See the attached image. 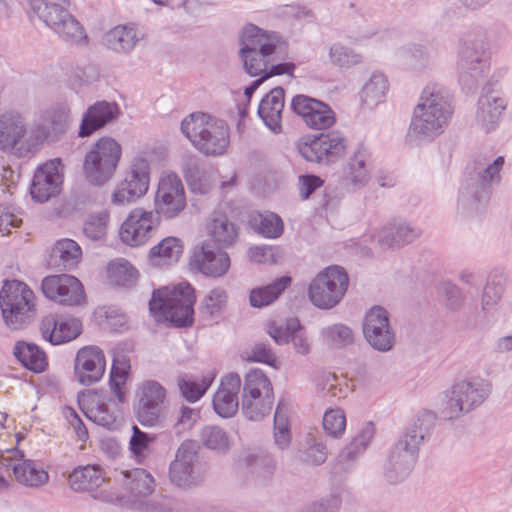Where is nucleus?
Here are the masks:
<instances>
[{"label": "nucleus", "instance_id": "obj_1", "mask_svg": "<svg viewBox=\"0 0 512 512\" xmlns=\"http://www.w3.org/2000/svg\"><path fill=\"white\" fill-rule=\"evenodd\" d=\"M286 43L278 33L247 24L240 34L239 58L244 71L251 77L293 76L295 64L283 62Z\"/></svg>", "mask_w": 512, "mask_h": 512}, {"label": "nucleus", "instance_id": "obj_2", "mask_svg": "<svg viewBox=\"0 0 512 512\" xmlns=\"http://www.w3.org/2000/svg\"><path fill=\"white\" fill-rule=\"evenodd\" d=\"M453 112L450 91L441 84L428 83L413 110L410 135L421 141H433L449 126Z\"/></svg>", "mask_w": 512, "mask_h": 512}, {"label": "nucleus", "instance_id": "obj_3", "mask_svg": "<svg viewBox=\"0 0 512 512\" xmlns=\"http://www.w3.org/2000/svg\"><path fill=\"white\" fill-rule=\"evenodd\" d=\"M434 425L433 413H421L391 447L384 466V477L389 483L397 484L408 478L417 462L419 446L430 437Z\"/></svg>", "mask_w": 512, "mask_h": 512}, {"label": "nucleus", "instance_id": "obj_4", "mask_svg": "<svg viewBox=\"0 0 512 512\" xmlns=\"http://www.w3.org/2000/svg\"><path fill=\"white\" fill-rule=\"evenodd\" d=\"M69 0H28V16L37 17L63 41L85 45L88 37L80 22L68 11Z\"/></svg>", "mask_w": 512, "mask_h": 512}, {"label": "nucleus", "instance_id": "obj_5", "mask_svg": "<svg viewBox=\"0 0 512 512\" xmlns=\"http://www.w3.org/2000/svg\"><path fill=\"white\" fill-rule=\"evenodd\" d=\"M195 301L194 288L189 283H180L172 289L162 288L154 291L149 309L158 322L164 321L175 327H186L193 322Z\"/></svg>", "mask_w": 512, "mask_h": 512}, {"label": "nucleus", "instance_id": "obj_6", "mask_svg": "<svg viewBox=\"0 0 512 512\" xmlns=\"http://www.w3.org/2000/svg\"><path fill=\"white\" fill-rule=\"evenodd\" d=\"M181 132L200 152L208 156L223 155L229 145L227 124L205 113H192L181 122Z\"/></svg>", "mask_w": 512, "mask_h": 512}, {"label": "nucleus", "instance_id": "obj_7", "mask_svg": "<svg viewBox=\"0 0 512 512\" xmlns=\"http://www.w3.org/2000/svg\"><path fill=\"white\" fill-rule=\"evenodd\" d=\"M504 158L498 156L492 162H477L462 183L457 200V209L462 214L479 212L488 201L492 183L500 178Z\"/></svg>", "mask_w": 512, "mask_h": 512}, {"label": "nucleus", "instance_id": "obj_8", "mask_svg": "<svg viewBox=\"0 0 512 512\" xmlns=\"http://www.w3.org/2000/svg\"><path fill=\"white\" fill-rule=\"evenodd\" d=\"M490 45L485 32L467 34L460 40L457 52L459 82L472 88L477 85L490 68Z\"/></svg>", "mask_w": 512, "mask_h": 512}, {"label": "nucleus", "instance_id": "obj_9", "mask_svg": "<svg viewBox=\"0 0 512 512\" xmlns=\"http://www.w3.org/2000/svg\"><path fill=\"white\" fill-rule=\"evenodd\" d=\"M0 308L10 330L26 328L36 317V297L24 282L5 281L0 291Z\"/></svg>", "mask_w": 512, "mask_h": 512}, {"label": "nucleus", "instance_id": "obj_10", "mask_svg": "<svg viewBox=\"0 0 512 512\" xmlns=\"http://www.w3.org/2000/svg\"><path fill=\"white\" fill-rule=\"evenodd\" d=\"M122 155L121 145L113 138H99L86 153L83 173L94 186H102L112 179Z\"/></svg>", "mask_w": 512, "mask_h": 512}, {"label": "nucleus", "instance_id": "obj_11", "mask_svg": "<svg viewBox=\"0 0 512 512\" xmlns=\"http://www.w3.org/2000/svg\"><path fill=\"white\" fill-rule=\"evenodd\" d=\"M274 403L270 379L260 369H251L244 378L241 411L250 421H261L268 416Z\"/></svg>", "mask_w": 512, "mask_h": 512}, {"label": "nucleus", "instance_id": "obj_12", "mask_svg": "<svg viewBox=\"0 0 512 512\" xmlns=\"http://www.w3.org/2000/svg\"><path fill=\"white\" fill-rule=\"evenodd\" d=\"M349 277L344 268L332 265L317 274L308 289L311 303L319 309H332L344 298Z\"/></svg>", "mask_w": 512, "mask_h": 512}, {"label": "nucleus", "instance_id": "obj_13", "mask_svg": "<svg viewBox=\"0 0 512 512\" xmlns=\"http://www.w3.org/2000/svg\"><path fill=\"white\" fill-rule=\"evenodd\" d=\"M490 393L491 385L485 380L457 382L446 392L442 414L448 420L458 418L479 407Z\"/></svg>", "mask_w": 512, "mask_h": 512}, {"label": "nucleus", "instance_id": "obj_14", "mask_svg": "<svg viewBox=\"0 0 512 512\" xmlns=\"http://www.w3.org/2000/svg\"><path fill=\"white\" fill-rule=\"evenodd\" d=\"M347 139L340 131L305 136L298 144L301 156L309 162L329 164L339 160L346 152Z\"/></svg>", "mask_w": 512, "mask_h": 512}, {"label": "nucleus", "instance_id": "obj_15", "mask_svg": "<svg viewBox=\"0 0 512 512\" xmlns=\"http://www.w3.org/2000/svg\"><path fill=\"white\" fill-rule=\"evenodd\" d=\"M187 206L185 189L175 172H163L154 198V212L161 218L179 217Z\"/></svg>", "mask_w": 512, "mask_h": 512}, {"label": "nucleus", "instance_id": "obj_16", "mask_svg": "<svg viewBox=\"0 0 512 512\" xmlns=\"http://www.w3.org/2000/svg\"><path fill=\"white\" fill-rule=\"evenodd\" d=\"M150 183V164L144 157H135L123 180L115 187L111 202L114 205L130 204L147 193Z\"/></svg>", "mask_w": 512, "mask_h": 512}, {"label": "nucleus", "instance_id": "obj_17", "mask_svg": "<svg viewBox=\"0 0 512 512\" xmlns=\"http://www.w3.org/2000/svg\"><path fill=\"white\" fill-rule=\"evenodd\" d=\"M508 101L504 94L491 85L483 87L476 103L475 127L485 134L496 131L503 119Z\"/></svg>", "mask_w": 512, "mask_h": 512}, {"label": "nucleus", "instance_id": "obj_18", "mask_svg": "<svg viewBox=\"0 0 512 512\" xmlns=\"http://www.w3.org/2000/svg\"><path fill=\"white\" fill-rule=\"evenodd\" d=\"M165 399L166 389L159 382H142L136 391L135 413L138 421L144 426H156L162 415Z\"/></svg>", "mask_w": 512, "mask_h": 512}, {"label": "nucleus", "instance_id": "obj_19", "mask_svg": "<svg viewBox=\"0 0 512 512\" xmlns=\"http://www.w3.org/2000/svg\"><path fill=\"white\" fill-rule=\"evenodd\" d=\"M159 224L160 217L154 211L134 208L120 227V239L131 247L144 245L154 236Z\"/></svg>", "mask_w": 512, "mask_h": 512}, {"label": "nucleus", "instance_id": "obj_20", "mask_svg": "<svg viewBox=\"0 0 512 512\" xmlns=\"http://www.w3.org/2000/svg\"><path fill=\"white\" fill-rule=\"evenodd\" d=\"M198 450L199 444L195 440L188 439L180 444L169 467V478L173 484L188 488L201 481V476L195 469Z\"/></svg>", "mask_w": 512, "mask_h": 512}, {"label": "nucleus", "instance_id": "obj_21", "mask_svg": "<svg viewBox=\"0 0 512 512\" xmlns=\"http://www.w3.org/2000/svg\"><path fill=\"white\" fill-rule=\"evenodd\" d=\"M43 294L50 300L66 306L81 305L85 301L82 283L72 275H50L42 280Z\"/></svg>", "mask_w": 512, "mask_h": 512}, {"label": "nucleus", "instance_id": "obj_22", "mask_svg": "<svg viewBox=\"0 0 512 512\" xmlns=\"http://www.w3.org/2000/svg\"><path fill=\"white\" fill-rule=\"evenodd\" d=\"M363 334L375 350L387 352L392 349L395 333L390 325L388 312L383 307L375 306L366 313Z\"/></svg>", "mask_w": 512, "mask_h": 512}, {"label": "nucleus", "instance_id": "obj_23", "mask_svg": "<svg viewBox=\"0 0 512 512\" xmlns=\"http://www.w3.org/2000/svg\"><path fill=\"white\" fill-rule=\"evenodd\" d=\"M62 183V163L59 158H55L37 168L30 194L37 202L44 203L59 194Z\"/></svg>", "mask_w": 512, "mask_h": 512}, {"label": "nucleus", "instance_id": "obj_24", "mask_svg": "<svg viewBox=\"0 0 512 512\" xmlns=\"http://www.w3.org/2000/svg\"><path fill=\"white\" fill-rule=\"evenodd\" d=\"M291 108L311 129H328L336 120L335 113L328 104L306 95L294 96Z\"/></svg>", "mask_w": 512, "mask_h": 512}, {"label": "nucleus", "instance_id": "obj_25", "mask_svg": "<svg viewBox=\"0 0 512 512\" xmlns=\"http://www.w3.org/2000/svg\"><path fill=\"white\" fill-rule=\"evenodd\" d=\"M105 369V355L99 347L85 346L78 350L74 373L81 385L91 386L99 382L105 373Z\"/></svg>", "mask_w": 512, "mask_h": 512}, {"label": "nucleus", "instance_id": "obj_26", "mask_svg": "<svg viewBox=\"0 0 512 512\" xmlns=\"http://www.w3.org/2000/svg\"><path fill=\"white\" fill-rule=\"evenodd\" d=\"M68 124V112L61 107H50L41 112L31 129L33 145L41 146L45 141H56Z\"/></svg>", "mask_w": 512, "mask_h": 512}, {"label": "nucleus", "instance_id": "obj_27", "mask_svg": "<svg viewBox=\"0 0 512 512\" xmlns=\"http://www.w3.org/2000/svg\"><path fill=\"white\" fill-rule=\"evenodd\" d=\"M374 163L370 149L359 144L343 167V180L355 189L363 188L372 179Z\"/></svg>", "mask_w": 512, "mask_h": 512}, {"label": "nucleus", "instance_id": "obj_28", "mask_svg": "<svg viewBox=\"0 0 512 512\" xmlns=\"http://www.w3.org/2000/svg\"><path fill=\"white\" fill-rule=\"evenodd\" d=\"M223 247H215L210 241H204L195 247L191 265L202 274L211 277H221L230 267V259Z\"/></svg>", "mask_w": 512, "mask_h": 512}, {"label": "nucleus", "instance_id": "obj_29", "mask_svg": "<svg viewBox=\"0 0 512 512\" xmlns=\"http://www.w3.org/2000/svg\"><path fill=\"white\" fill-rule=\"evenodd\" d=\"M241 378L237 373H230L221 379L213 397V409L222 418H232L239 409V392Z\"/></svg>", "mask_w": 512, "mask_h": 512}, {"label": "nucleus", "instance_id": "obj_30", "mask_svg": "<svg viewBox=\"0 0 512 512\" xmlns=\"http://www.w3.org/2000/svg\"><path fill=\"white\" fill-rule=\"evenodd\" d=\"M40 330L45 340L58 345L77 338L81 334L82 324L76 318L49 315L41 321Z\"/></svg>", "mask_w": 512, "mask_h": 512}, {"label": "nucleus", "instance_id": "obj_31", "mask_svg": "<svg viewBox=\"0 0 512 512\" xmlns=\"http://www.w3.org/2000/svg\"><path fill=\"white\" fill-rule=\"evenodd\" d=\"M119 107L115 102L97 101L89 106L82 116L78 136L89 137L114 121L119 115Z\"/></svg>", "mask_w": 512, "mask_h": 512}, {"label": "nucleus", "instance_id": "obj_32", "mask_svg": "<svg viewBox=\"0 0 512 512\" xmlns=\"http://www.w3.org/2000/svg\"><path fill=\"white\" fill-rule=\"evenodd\" d=\"M421 230L403 219H394L386 223L375 235L381 248L401 247L414 241Z\"/></svg>", "mask_w": 512, "mask_h": 512}, {"label": "nucleus", "instance_id": "obj_33", "mask_svg": "<svg viewBox=\"0 0 512 512\" xmlns=\"http://www.w3.org/2000/svg\"><path fill=\"white\" fill-rule=\"evenodd\" d=\"M505 292V279L492 277L483 288L481 295V312L475 319V325L485 327L495 320V312Z\"/></svg>", "mask_w": 512, "mask_h": 512}, {"label": "nucleus", "instance_id": "obj_34", "mask_svg": "<svg viewBox=\"0 0 512 512\" xmlns=\"http://www.w3.org/2000/svg\"><path fill=\"white\" fill-rule=\"evenodd\" d=\"M27 133L25 118L16 111L0 115V150H13Z\"/></svg>", "mask_w": 512, "mask_h": 512}, {"label": "nucleus", "instance_id": "obj_35", "mask_svg": "<svg viewBox=\"0 0 512 512\" xmlns=\"http://www.w3.org/2000/svg\"><path fill=\"white\" fill-rule=\"evenodd\" d=\"M284 93L282 87H275L259 103L258 115L274 133H279L282 129V112L285 103Z\"/></svg>", "mask_w": 512, "mask_h": 512}, {"label": "nucleus", "instance_id": "obj_36", "mask_svg": "<svg viewBox=\"0 0 512 512\" xmlns=\"http://www.w3.org/2000/svg\"><path fill=\"white\" fill-rule=\"evenodd\" d=\"M142 37V33L134 27L118 25L105 34L104 41L106 46L114 52L129 53Z\"/></svg>", "mask_w": 512, "mask_h": 512}, {"label": "nucleus", "instance_id": "obj_37", "mask_svg": "<svg viewBox=\"0 0 512 512\" xmlns=\"http://www.w3.org/2000/svg\"><path fill=\"white\" fill-rule=\"evenodd\" d=\"M123 474L125 476V485L130 491V501L135 508L138 505L137 500H145L153 492L155 486L154 478L142 468H135Z\"/></svg>", "mask_w": 512, "mask_h": 512}, {"label": "nucleus", "instance_id": "obj_38", "mask_svg": "<svg viewBox=\"0 0 512 512\" xmlns=\"http://www.w3.org/2000/svg\"><path fill=\"white\" fill-rule=\"evenodd\" d=\"M374 434V424L372 422H365L351 442L338 454V462L346 466L353 463L367 449Z\"/></svg>", "mask_w": 512, "mask_h": 512}, {"label": "nucleus", "instance_id": "obj_39", "mask_svg": "<svg viewBox=\"0 0 512 512\" xmlns=\"http://www.w3.org/2000/svg\"><path fill=\"white\" fill-rule=\"evenodd\" d=\"M206 228L214 245L217 244L223 248L232 245L238 237L235 224L222 213H213Z\"/></svg>", "mask_w": 512, "mask_h": 512}, {"label": "nucleus", "instance_id": "obj_40", "mask_svg": "<svg viewBox=\"0 0 512 512\" xmlns=\"http://www.w3.org/2000/svg\"><path fill=\"white\" fill-rule=\"evenodd\" d=\"M16 480L27 487L38 488L49 480L48 473L32 460H22L12 464Z\"/></svg>", "mask_w": 512, "mask_h": 512}, {"label": "nucleus", "instance_id": "obj_41", "mask_svg": "<svg viewBox=\"0 0 512 512\" xmlns=\"http://www.w3.org/2000/svg\"><path fill=\"white\" fill-rule=\"evenodd\" d=\"M104 481L103 471L98 465L79 466L69 475V484L76 491L97 488Z\"/></svg>", "mask_w": 512, "mask_h": 512}, {"label": "nucleus", "instance_id": "obj_42", "mask_svg": "<svg viewBox=\"0 0 512 512\" xmlns=\"http://www.w3.org/2000/svg\"><path fill=\"white\" fill-rule=\"evenodd\" d=\"M13 354L24 367L36 373L44 371L47 365L45 353L34 343L18 341Z\"/></svg>", "mask_w": 512, "mask_h": 512}, {"label": "nucleus", "instance_id": "obj_43", "mask_svg": "<svg viewBox=\"0 0 512 512\" xmlns=\"http://www.w3.org/2000/svg\"><path fill=\"white\" fill-rule=\"evenodd\" d=\"M291 277L281 276L274 282L257 287L250 292V304L255 308H262L273 303L282 292L290 285Z\"/></svg>", "mask_w": 512, "mask_h": 512}, {"label": "nucleus", "instance_id": "obj_44", "mask_svg": "<svg viewBox=\"0 0 512 512\" xmlns=\"http://www.w3.org/2000/svg\"><path fill=\"white\" fill-rule=\"evenodd\" d=\"M52 257L58 259V262H56L58 266L65 270H71L80 262L82 250L76 241L61 239L54 245Z\"/></svg>", "mask_w": 512, "mask_h": 512}, {"label": "nucleus", "instance_id": "obj_45", "mask_svg": "<svg viewBox=\"0 0 512 512\" xmlns=\"http://www.w3.org/2000/svg\"><path fill=\"white\" fill-rule=\"evenodd\" d=\"M316 387L322 397L330 400L345 398L351 391L345 379L329 372H323L319 375L316 380Z\"/></svg>", "mask_w": 512, "mask_h": 512}, {"label": "nucleus", "instance_id": "obj_46", "mask_svg": "<svg viewBox=\"0 0 512 512\" xmlns=\"http://www.w3.org/2000/svg\"><path fill=\"white\" fill-rule=\"evenodd\" d=\"M181 241L176 237H167L151 248L150 257L157 265L177 262L182 254Z\"/></svg>", "mask_w": 512, "mask_h": 512}, {"label": "nucleus", "instance_id": "obj_47", "mask_svg": "<svg viewBox=\"0 0 512 512\" xmlns=\"http://www.w3.org/2000/svg\"><path fill=\"white\" fill-rule=\"evenodd\" d=\"M387 90L388 81L384 74L374 72L364 84L361 95L362 101L368 107H374L384 100Z\"/></svg>", "mask_w": 512, "mask_h": 512}, {"label": "nucleus", "instance_id": "obj_48", "mask_svg": "<svg viewBox=\"0 0 512 512\" xmlns=\"http://www.w3.org/2000/svg\"><path fill=\"white\" fill-rule=\"evenodd\" d=\"M321 337L323 342L333 349H342L354 342L352 329L343 323H335L324 327L321 330Z\"/></svg>", "mask_w": 512, "mask_h": 512}, {"label": "nucleus", "instance_id": "obj_49", "mask_svg": "<svg viewBox=\"0 0 512 512\" xmlns=\"http://www.w3.org/2000/svg\"><path fill=\"white\" fill-rule=\"evenodd\" d=\"M129 369L130 362L125 355H119L113 358L109 385L118 402L124 401V392L122 391V386L127 380Z\"/></svg>", "mask_w": 512, "mask_h": 512}, {"label": "nucleus", "instance_id": "obj_50", "mask_svg": "<svg viewBox=\"0 0 512 512\" xmlns=\"http://www.w3.org/2000/svg\"><path fill=\"white\" fill-rule=\"evenodd\" d=\"M200 442L209 450L225 454L230 448L229 436L216 425H206L199 433Z\"/></svg>", "mask_w": 512, "mask_h": 512}, {"label": "nucleus", "instance_id": "obj_51", "mask_svg": "<svg viewBox=\"0 0 512 512\" xmlns=\"http://www.w3.org/2000/svg\"><path fill=\"white\" fill-rule=\"evenodd\" d=\"M251 222L254 229L266 238H278L283 233V221L273 212L258 213Z\"/></svg>", "mask_w": 512, "mask_h": 512}, {"label": "nucleus", "instance_id": "obj_52", "mask_svg": "<svg viewBox=\"0 0 512 512\" xmlns=\"http://www.w3.org/2000/svg\"><path fill=\"white\" fill-rule=\"evenodd\" d=\"M228 295L225 289L216 287L210 290L201 301L199 310L204 318L218 317L226 307Z\"/></svg>", "mask_w": 512, "mask_h": 512}, {"label": "nucleus", "instance_id": "obj_53", "mask_svg": "<svg viewBox=\"0 0 512 512\" xmlns=\"http://www.w3.org/2000/svg\"><path fill=\"white\" fill-rule=\"evenodd\" d=\"M137 502L135 509L140 512H184L183 503L163 495L139 499Z\"/></svg>", "mask_w": 512, "mask_h": 512}, {"label": "nucleus", "instance_id": "obj_54", "mask_svg": "<svg viewBox=\"0 0 512 512\" xmlns=\"http://www.w3.org/2000/svg\"><path fill=\"white\" fill-rule=\"evenodd\" d=\"M212 379L204 376L201 379H190L186 376L178 378V387L182 396L189 402L198 401L211 386Z\"/></svg>", "mask_w": 512, "mask_h": 512}, {"label": "nucleus", "instance_id": "obj_55", "mask_svg": "<svg viewBox=\"0 0 512 512\" xmlns=\"http://www.w3.org/2000/svg\"><path fill=\"white\" fill-rule=\"evenodd\" d=\"M329 58L333 65L351 67L362 61V56L350 47L334 43L329 49Z\"/></svg>", "mask_w": 512, "mask_h": 512}, {"label": "nucleus", "instance_id": "obj_56", "mask_svg": "<svg viewBox=\"0 0 512 512\" xmlns=\"http://www.w3.org/2000/svg\"><path fill=\"white\" fill-rule=\"evenodd\" d=\"M274 439L280 449H285L291 441L288 418L283 411L282 402L277 405L274 415Z\"/></svg>", "mask_w": 512, "mask_h": 512}, {"label": "nucleus", "instance_id": "obj_57", "mask_svg": "<svg viewBox=\"0 0 512 512\" xmlns=\"http://www.w3.org/2000/svg\"><path fill=\"white\" fill-rule=\"evenodd\" d=\"M108 270L114 281L121 286H131L138 277L137 270L126 260L110 263Z\"/></svg>", "mask_w": 512, "mask_h": 512}, {"label": "nucleus", "instance_id": "obj_58", "mask_svg": "<svg viewBox=\"0 0 512 512\" xmlns=\"http://www.w3.org/2000/svg\"><path fill=\"white\" fill-rule=\"evenodd\" d=\"M323 428L334 438L340 437L346 428V415L340 408L328 409L323 416Z\"/></svg>", "mask_w": 512, "mask_h": 512}, {"label": "nucleus", "instance_id": "obj_59", "mask_svg": "<svg viewBox=\"0 0 512 512\" xmlns=\"http://www.w3.org/2000/svg\"><path fill=\"white\" fill-rule=\"evenodd\" d=\"M86 415L94 423L107 429H115L118 426L117 415L115 412L110 411L108 405L105 403L91 407Z\"/></svg>", "mask_w": 512, "mask_h": 512}, {"label": "nucleus", "instance_id": "obj_60", "mask_svg": "<svg viewBox=\"0 0 512 512\" xmlns=\"http://www.w3.org/2000/svg\"><path fill=\"white\" fill-rule=\"evenodd\" d=\"M108 222L109 214L106 212L91 215L84 224L85 235L92 240L103 238L107 231Z\"/></svg>", "mask_w": 512, "mask_h": 512}, {"label": "nucleus", "instance_id": "obj_61", "mask_svg": "<svg viewBox=\"0 0 512 512\" xmlns=\"http://www.w3.org/2000/svg\"><path fill=\"white\" fill-rule=\"evenodd\" d=\"M287 329L291 330L290 342H292L295 351L301 355H306L310 351V344L297 319L287 321Z\"/></svg>", "mask_w": 512, "mask_h": 512}, {"label": "nucleus", "instance_id": "obj_62", "mask_svg": "<svg viewBox=\"0 0 512 512\" xmlns=\"http://www.w3.org/2000/svg\"><path fill=\"white\" fill-rule=\"evenodd\" d=\"M206 166H202L200 159L193 153L187 152L182 155L181 171L188 185H195V178Z\"/></svg>", "mask_w": 512, "mask_h": 512}, {"label": "nucleus", "instance_id": "obj_63", "mask_svg": "<svg viewBox=\"0 0 512 512\" xmlns=\"http://www.w3.org/2000/svg\"><path fill=\"white\" fill-rule=\"evenodd\" d=\"M132 431L133 434L129 443L130 450L137 458H142L148 450L149 445L154 440V437L143 432L136 425L132 427Z\"/></svg>", "mask_w": 512, "mask_h": 512}, {"label": "nucleus", "instance_id": "obj_64", "mask_svg": "<svg viewBox=\"0 0 512 512\" xmlns=\"http://www.w3.org/2000/svg\"><path fill=\"white\" fill-rule=\"evenodd\" d=\"M248 360L275 367L277 357L269 344L259 342L252 347L251 352L248 356Z\"/></svg>", "mask_w": 512, "mask_h": 512}]
</instances>
